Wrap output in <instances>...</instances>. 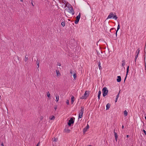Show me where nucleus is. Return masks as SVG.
Returning a JSON list of instances; mask_svg holds the SVG:
<instances>
[{"label":"nucleus","instance_id":"a211bd4d","mask_svg":"<svg viewBox=\"0 0 146 146\" xmlns=\"http://www.w3.org/2000/svg\"><path fill=\"white\" fill-rule=\"evenodd\" d=\"M98 66L99 68V69L100 70H101L102 69V68L101 67V65H100L101 63L99 60V61L98 62Z\"/></svg>","mask_w":146,"mask_h":146},{"label":"nucleus","instance_id":"a878e982","mask_svg":"<svg viewBox=\"0 0 146 146\" xmlns=\"http://www.w3.org/2000/svg\"><path fill=\"white\" fill-rule=\"evenodd\" d=\"M61 25L63 27H64L65 25V22L64 21L62 22L61 23Z\"/></svg>","mask_w":146,"mask_h":146},{"label":"nucleus","instance_id":"1a4fd4ad","mask_svg":"<svg viewBox=\"0 0 146 146\" xmlns=\"http://www.w3.org/2000/svg\"><path fill=\"white\" fill-rule=\"evenodd\" d=\"M129 66H127V72H126V74L125 77V79H124V82H125L126 79V78H127V75L129 71Z\"/></svg>","mask_w":146,"mask_h":146},{"label":"nucleus","instance_id":"72a5a7b5","mask_svg":"<svg viewBox=\"0 0 146 146\" xmlns=\"http://www.w3.org/2000/svg\"><path fill=\"white\" fill-rule=\"evenodd\" d=\"M143 132L145 134V135H146V131L145 130L143 129Z\"/></svg>","mask_w":146,"mask_h":146},{"label":"nucleus","instance_id":"ea45409f","mask_svg":"<svg viewBox=\"0 0 146 146\" xmlns=\"http://www.w3.org/2000/svg\"><path fill=\"white\" fill-rule=\"evenodd\" d=\"M137 58H135V63H136V60H137Z\"/></svg>","mask_w":146,"mask_h":146},{"label":"nucleus","instance_id":"f704fd0d","mask_svg":"<svg viewBox=\"0 0 146 146\" xmlns=\"http://www.w3.org/2000/svg\"><path fill=\"white\" fill-rule=\"evenodd\" d=\"M58 139L54 138L53 141H57Z\"/></svg>","mask_w":146,"mask_h":146},{"label":"nucleus","instance_id":"09e8293b","mask_svg":"<svg viewBox=\"0 0 146 146\" xmlns=\"http://www.w3.org/2000/svg\"><path fill=\"white\" fill-rule=\"evenodd\" d=\"M20 1H21L23 2V0H20Z\"/></svg>","mask_w":146,"mask_h":146},{"label":"nucleus","instance_id":"9d476101","mask_svg":"<svg viewBox=\"0 0 146 146\" xmlns=\"http://www.w3.org/2000/svg\"><path fill=\"white\" fill-rule=\"evenodd\" d=\"M55 95L56 98V102H57L58 101V100L59 99V96L58 94H56Z\"/></svg>","mask_w":146,"mask_h":146},{"label":"nucleus","instance_id":"7c9ffc66","mask_svg":"<svg viewBox=\"0 0 146 146\" xmlns=\"http://www.w3.org/2000/svg\"><path fill=\"white\" fill-rule=\"evenodd\" d=\"M55 118V117L54 116H53L52 117L50 118V119L51 120H54Z\"/></svg>","mask_w":146,"mask_h":146},{"label":"nucleus","instance_id":"7ed1b4c3","mask_svg":"<svg viewBox=\"0 0 146 146\" xmlns=\"http://www.w3.org/2000/svg\"><path fill=\"white\" fill-rule=\"evenodd\" d=\"M103 95L104 97H105L107 95L108 91L106 87H104L102 90Z\"/></svg>","mask_w":146,"mask_h":146},{"label":"nucleus","instance_id":"49530a36","mask_svg":"<svg viewBox=\"0 0 146 146\" xmlns=\"http://www.w3.org/2000/svg\"><path fill=\"white\" fill-rule=\"evenodd\" d=\"M56 109H57V108H56V107H55V108H54V109H55V110H56Z\"/></svg>","mask_w":146,"mask_h":146},{"label":"nucleus","instance_id":"e433bc0d","mask_svg":"<svg viewBox=\"0 0 146 146\" xmlns=\"http://www.w3.org/2000/svg\"><path fill=\"white\" fill-rule=\"evenodd\" d=\"M117 31H117L116 30V33H115V35H116V36H117Z\"/></svg>","mask_w":146,"mask_h":146},{"label":"nucleus","instance_id":"c9c22d12","mask_svg":"<svg viewBox=\"0 0 146 146\" xmlns=\"http://www.w3.org/2000/svg\"><path fill=\"white\" fill-rule=\"evenodd\" d=\"M57 65L58 66H61V64L60 63H59L58 62H57Z\"/></svg>","mask_w":146,"mask_h":146},{"label":"nucleus","instance_id":"473e14b6","mask_svg":"<svg viewBox=\"0 0 146 146\" xmlns=\"http://www.w3.org/2000/svg\"><path fill=\"white\" fill-rule=\"evenodd\" d=\"M138 50H137L136 52H135V54L136 55H138V54H139V52H137Z\"/></svg>","mask_w":146,"mask_h":146},{"label":"nucleus","instance_id":"2eb2a0df","mask_svg":"<svg viewBox=\"0 0 146 146\" xmlns=\"http://www.w3.org/2000/svg\"><path fill=\"white\" fill-rule=\"evenodd\" d=\"M110 104L109 103L107 104L106 105V110H108L110 108Z\"/></svg>","mask_w":146,"mask_h":146},{"label":"nucleus","instance_id":"a18cd8bd","mask_svg":"<svg viewBox=\"0 0 146 146\" xmlns=\"http://www.w3.org/2000/svg\"><path fill=\"white\" fill-rule=\"evenodd\" d=\"M32 3V5H33V6H34L33 4V3H32H32Z\"/></svg>","mask_w":146,"mask_h":146},{"label":"nucleus","instance_id":"2f4dec72","mask_svg":"<svg viewBox=\"0 0 146 146\" xmlns=\"http://www.w3.org/2000/svg\"><path fill=\"white\" fill-rule=\"evenodd\" d=\"M66 103L67 105L69 104V101L68 100H67L66 102Z\"/></svg>","mask_w":146,"mask_h":146},{"label":"nucleus","instance_id":"4468645a","mask_svg":"<svg viewBox=\"0 0 146 146\" xmlns=\"http://www.w3.org/2000/svg\"><path fill=\"white\" fill-rule=\"evenodd\" d=\"M56 76H60L61 74H60V73L59 71L56 70Z\"/></svg>","mask_w":146,"mask_h":146},{"label":"nucleus","instance_id":"b1692460","mask_svg":"<svg viewBox=\"0 0 146 146\" xmlns=\"http://www.w3.org/2000/svg\"><path fill=\"white\" fill-rule=\"evenodd\" d=\"M74 73H75L74 71L72 70V69L70 70V73L72 74L71 76L72 75V74H74Z\"/></svg>","mask_w":146,"mask_h":146},{"label":"nucleus","instance_id":"423d86ee","mask_svg":"<svg viewBox=\"0 0 146 146\" xmlns=\"http://www.w3.org/2000/svg\"><path fill=\"white\" fill-rule=\"evenodd\" d=\"M80 17V14L79 13V15L76 17V20L75 21L74 23L76 24L78 23Z\"/></svg>","mask_w":146,"mask_h":146},{"label":"nucleus","instance_id":"37998d69","mask_svg":"<svg viewBox=\"0 0 146 146\" xmlns=\"http://www.w3.org/2000/svg\"><path fill=\"white\" fill-rule=\"evenodd\" d=\"M1 146H4V145H3V143H1Z\"/></svg>","mask_w":146,"mask_h":146},{"label":"nucleus","instance_id":"c03bdc74","mask_svg":"<svg viewBox=\"0 0 146 146\" xmlns=\"http://www.w3.org/2000/svg\"><path fill=\"white\" fill-rule=\"evenodd\" d=\"M122 129H123L124 128V126L123 125H122Z\"/></svg>","mask_w":146,"mask_h":146},{"label":"nucleus","instance_id":"393cba45","mask_svg":"<svg viewBox=\"0 0 146 146\" xmlns=\"http://www.w3.org/2000/svg\"><path fill=\"white\" fill-rule=\"evenodd\" d=\"M73 78L74 79H76V73H74V74H73Z\"/></svg>","mask_w":146,"mask_h":146},{"label":"nucleus","instance_id":"39448f33","mask_svg":"<svg viewBox=\"0 0 146 146\" xmlns=\"http://www.w3.org/2000/svg\"><path fill=\"white\" fill-rule=\"evenodd\" d=\"M75 118L74 117H72L68 121V124L69 126H70L72 124H73L74 122Z\"/></svg>","mask_w":146,"mask_h":146},{"label":"nucleus","instance_id":"cd10ccee","mask_svg":"<svg viewBox=\"0 0 146 146\" xmlns=\"http://www.w3.org/2000/svg\"><path fill=\"white\" fill-rule=\"evenodd\" d=\"M113 31V32H114V31L115 30V29L114 28H112L110 30V32H111V31Z\"/></svg>","mask_w":146,"mask_h":146},{"label":"nucleus","instance_id":"4be33fe9","mask_svg":"<svg viewBox=\"0 0 146 146\" xmlns=\"http://www.w3.org/2000/svg\"><path fill=\"white\" fill-rule=\"evenodd\" d=\"M124 114L125 117H126L128 113L126 110L124 111Z\"/></svg>","mask_w":146,"mask_h":146},{"label":"nucleus","instance_id":"79ce46f5","mask_svg":"<svg viewBox=\"0 0 146 146\" xmlns=\"http://www.w3.org/2000/svg\"><path fill=\"white\" fill-rule=\"evenodd\" d=\"M129 137V135H127V136H126L128 138V137Z\"/></svg>","mask_w":146,"mask_h":146},{"label":"nucleus","instance_id":"c85d7f7f","mask_svg":"<svg viewBox=\"0 0 146 146\" xmlns=\"http://www.w3.org/2000/svg\"><path fill=\"white\" fill-rule=\"evenodd\" d=\"M47 97H48V98H49L50 97V94L49 93V92H47Z\"/></svg>","mask_w":146,"mask_h":146},{"label":"nucleus","instance_id":"de8ad7c7","mask_svg":"<svg viewBox=\"0 0 146 146\" xmlns=\"http://www.w3.org/2000/svg\"><path fill=\"white\" fill-rule=\"evenodd\" d=\"M87 146H92L91 145H88Z\"/></svg>","mask_w":146,"mask_h":146},{"label":"nucleus","instance_id":"f8f14e48","mask_svg":"<svg viewBox=\"0 0 146 146\" xmlns=\"http://www.w3.org/2000/svg\"><path fill=\"white\" fill-rule=\"evenodd\" d=\"M114 136L115 138V140L117 141V139L118 137L117 134V133L115 132V130H114Z\"/></svg>","mask_w":146,"mask_h":146},{"label":"nucleus","instance_id":"ddd939ff","mask_svg":"<svg viewBox=\"0 0 146 146\" xmlns=\"http://www.w3.org/2000/svg\"><path fill=\"white\" fill-rule=\"evenodd\" d=\"M117 81L118 82H120L121 80V77L120 76H117Z\"/></svg>","mask_w":146,"mask_h":146},{"label":"nucleus","instance_id":"f03ea898","mask_svg":"<svg viewBox=\"0 0 146 146\" xmlns=\"http://www.w3.org/2000/svg\"><path fill=\"white\" fill-rule=\"evenodd\" d=\"M117 18V17L116 15L114 14L113 13L111 12L110 13V14L108 16L107 19H113L115 20H116Z\"/></svg>","mask_w":146,"mask_h":146},{"label":"nucleus","instance_id":"bb28decb","mask_svg":"<svg viewBox=\"0 0 146 146\" xmlns=\"http://www.w3.org/2000/svg\"><path fill=\"white\" fill-rule=\"evenodd\" d=\"M80 99H86V98L85 97V96H84V95H83V96H82V97H80Z\"/></svg>","mask_w":146,"mask_h":146},{"label":"nucleus","instance_id":"20e7f679","mask_svg":"<svg viewBox=\"0 0 146 146\" xmlns=\"http://www.w3.org/2000/svg\"><path fill=\"white\" fill-rule=\"evenodd\" d=\"M84 108L82 106L81 107V109L80 110L78 116V118H81L82 117L84 111Z\"/></svg>","mask_w":146,"mask_h":146},{"label":"nucleus","instance_id":"aec40b11","mask_svg":"<svg viewBox=\"0 0 146 146\" xmlns=\"http://www.w3.org/2000/svg\"><path fill=\"white\" fill-rule=\"evenodd\" d=\"M28 55H27L26 54L25 57V58L24 59V61H25V62H26L28 60Z\"/></svg>","mask_w":146,"mask_h":146},{"label":"nucleus","instance_id":"4c0bfd02","mask_svg":"<svg viewBox=\"0 0 146 146\" xmlns=\"http://www.w3.org/2000/svg\"><path fill=\"white\" fill-rule=\"evenodd\" d=\"M40 144V142H39L37 144L36 146H38Z\"/></svg>","mask_w":146,"mask_h":146},{"label":"nucleus","instance_id":"6ab92c4d","mask_svg":"<svg viewBox=\"0 0 146 146\" xmlns=\"http://www.w3.org/2000/svg\"><path fill=\"white\" fill-rule=\"evenodd\" d=\"M101 93V91L100 90L98 92V100H100V97Z\"/></svg>","mask_w":146,"mask_h":146},{"label":"nucleus","instance_id":"6e6552de","mask_svg":"<svg viewBox=\"0 0 146 146\" xmlns=\"http://www.w3.org/2000/svg\"><path fill=\"white\" fill-rule=\"evenodd\" d=\"M90 94V91H86L84 95V96H85L86 98L89 96Z\"/></svg>","mask_w":146,"mask_h":146},{"label":"nucleus","instance_id":"f3484780","mask_svg":"<svg viewBox=\"0 0 146 146\" xmlns=\"http://www.w3.org/2000/svg\"><path fill=\"white\" fill-rule=\"evenodd\" d=\"M71 103L72 104L74 101V97L72 96L71 98Z\"/></svg>","mask_w":146,"mask_h":146},{"label":"nucleus","instance_id":"412c9836","mask_svg":"<svg viewBox=\"0 0 146 146\" xmlns=\"http://www.w3.org/2000/svg\"><path fill=\"white\" fill-rule=\"evenodd\" d=\"M119 93L117 94L116 96V98H115V102H116L117 101L118 99V98L119 97Z\"/></svg>","mask_w":146,"mask_h":146},{"label":"nucleus","instance_id":"0eeeda50","mask_svg":"<svg viewBox=\"0 0 146 146\" xmlns=\"http://www.w3.org/2000/svg\"><path fill=\"white\" fill-rule=\"evenodd\" d=\"M89 125L87 124L86 126L84 128L83 130V132L84 134L87 131V129H89Z\"/></svg>","mask_w":146,"mask_h":146},{"label":"nucleus","instance_id":"9b49d317","mask_svg":"<svg viewBox=\"0 0 146 146\" xmlns=\"http://www.w3.org/2000/svg\"><path fill=\"white\" fill-rule=\"evenodd\" d=\"M70 131V130L67 128H66L64 129V131L67 133H69Z\"/></svg>","mask_w":146,"mask_h":146},{"label":"nucleus","instance_id":"5701e85b","mask_svg":"<svg viewBox=\"0 0 146 146\" xmlns=\"http://www.w3.org/2000/svg\"><path fill=\"white\" fill-rule=\"evenodd\" d=\"M122 66H123L125 65V60H123L122 61Z\"/></svg>","mask_w":146,"mask_h":146},{"label":"nucleus","instance_id":"c756f323","mask_svg":"<svg viewBox=\"0 0 146 146\" xmlns=\"http://www.w3.org/2000/svg\"><path fill=\"white\" fill-rule=\"evenodd\" d=\"M120 28V25L119 24H118V26H117V31H118L119 29Z\"/></svg>","mask_w":146,"mask_h":146},{"label":"nucleus","instance_id":"dca6fc26","mask_svg":"<svg viewBox=\"0 0 146 146\" xmlns=\"http://www.w3.org/2000/svg\"><path fill=\"white\" fill-rule=\"evenodd\" d=\"M36 63L37 64V66H38V67H37V69H38V70L39 69H38V68H39V61L38 58L37 59L36 61Z\"/></svg>","mask_w":146,"mask_h":146},{"label":"nucleus","instance_id":"f257e3e1","mask_svg":"<svg viewBox=\"0 0 146 146\" xmlns=\"http://www.w3.org/2000/svg\"><path fill=\"white\" fill-rule=\"evenodd\" d=\"M68 12L74 15V11L73 7L70 4H69L67 8L66 9Z\"/></svg>","mask_w":146,"mask_h":146},{"label":"nucleus","instance_id":"a19ab883","mask_svg":"<svg viewBox=\"0 0 146 146\" xmlns=\"http://www.w3.org/2000/svg\"><path fill=\"white\" fill-rule=\"evenodd\" d=\"M137 50H138L137 52H139V48H138L137 49Z\"/></svg>","mask_w":146,"mask_h":146},{"label":"nucleus","instance_id":"58836bf2","mask_svg":"<svg viewBox=\"0 0 146 146\" xmlns=\"http://www.w3.org/2000/svg\"><path fill=\"white\" fill-rule=\"evenodd\" d=\"M138 55H136V56H135V58H137L138 57Z\"/></svg>","mask_w":146,"mask_h":146}]
</instances>
